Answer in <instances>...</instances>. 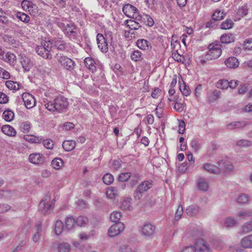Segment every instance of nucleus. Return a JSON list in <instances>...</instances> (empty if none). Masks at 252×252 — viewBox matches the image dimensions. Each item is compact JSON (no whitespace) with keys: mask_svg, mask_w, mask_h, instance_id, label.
<instances>
[{"mask_svg":"<svg viewBox=\"0 0 252 252\" xmlns=\"http://www.w3.org/2000/svg\"><path fill=\"white\" fill-rule=\"evenodd\" d=\"M207 49L208 50L204 56L198 58V62L202 64L206 63L207 61L216 60L221 55V45L218 42L210 44Z\"/></svg>","mask_w":252,"mask_h":252,"instance_id":"obj_1","label":"nucleus"},{"mask_svg":"<svg viewBox=\"0 0 252 252\" xmlns=\"http://www.w3.org/2000/svg\"><path fill=\"white\" fill-rule=\"evenodd\" d=\"M68 106L67 99L62 95L58 96L53 101L45 104V106L49 111H60L66 108Z\"/></svg>","mask_w":252,"mask_h":252,"instance_id":"obj_2","label":"nucleus"},{"mask_svg":"<svg viewBox=\"0 0 252 252\" xmlns=\"http://www.w3.org/2000/svg\"><path fill=\"white\" fill-rule=\"evenodd\" d=\"M153 187L152 180L144 181L139 184L136 188L133 194V197L135 200H140L143 193L147 191Z\"/></svg>","mask_w":252,"mask_h":252,"instance_id":"obj_3","label":"nucleus"},{"mask_svg":"<svg viewBox=\"0 0 252 252\" xmlns=\"http://www.w3.org/2000/svg\"><path fill=\"white\" fill-rule=\"evenodd\" d=\"M54 208V200L51 201L50 197L46 195L39 204L38 209L44 215L50 214Z\"/></svg>","mask_w":252,"mask_h":252,"instance_id":"obj_4","label":"nucleus"},{"mask_svg":"<svg viewBox=\"0 0 252 252\" xmlns=\"http://www.w3.org/2000/svg\"><path fill=\"white\" fill-rule=\"evenodd\" d=\"M52 44L50 41H45L41 45L37 46L35 48L36 53L38 55L45 59H51L52 55L50 53Z\"/></svg>","mask_w":252,"mask_h":252,"instance_id":"obj_5","label":"nucleus"},{"mask_svg":"<svg viewBox=\"0 0 252 252\" xmlns=\"http://www.w3.org/2000/svg\"><path fill=\"white\" fill-rule=\"evenodd\" d=\"M106 38H105L103 34L98 33L96 36V41L98 48L101 50L102 52H107L108 51V47L107 43V40L110 38L112 40V33L108 32L105 34Z\"/></svg>","mask_w":252,"mask_h":252,"instance_id":"obj_6","label":"nucleus"},{"mask_svg":"<svg viewBox=\"0 0 252 252\" xmlns=\"http://www.w3.org/2000/svg\"><path fill=\"white\" fill-rule=\"evenodd\" d=\"M56 58L57 61L63 66L66 69L72 70L75 66L74 62L71 59L63 56V55L58 53L56 54Z\"/></svg>","mask_w":252,"mask_h":252,"instance_id":"obj_7","label":"nucleus"},{"mask_svg":"<svg viewBox=\"0 0 252 252\" xmlns=\"http://www.w3.org/2000/svg\"><path fill=\"white\" fill-rule=\"evenodd\" d=\"M123 12L125 15L130 18H138V10L137 8L131 4H126L123 7Z\"/></svg>","mask_w":252,"mask_h":252,"instance_id":"obj_8","label":"nucleus"},{"mask_svg":"<svg viewBox=\"0 0 252 252\" xmlns=\"http://www.w3.org/2000/svg\"><path fill=\"white\" fill-rule=\"evenodd\" d=\"M77 27L74 23L68 22L66 24L65 28L63 29V33L69 38L76 39L77 34Z\"/></svg>","mask_w":252,"mask_h":252,"instance_id":"obj_9","label":"nucleus"},{"mask_svg":"<svg viewBox=\"0 0 252 252\" xmlns=\"http://www.w3.org/2000/svg\"><path fill=\"white\" fill-rule=\"evenodd\" d=\"M125 229V225L122 222H118L112 225L108 230L110 237H114L119 234Z\"/></svg>","mask_w":252,"mask_h":252,"instance_id":"obj_10","label":"nucleus"},{"mask_svg":"<svg viewBox=\"0 0 252 252\" xmlns=\"http://www.w3.org/2000/svg\"><path fill=\"white\" fill-rule=\"evenodd\" d=\"M44 155L39 153H34L30 154L29 156V161L35 165H41L44 162Z\"/></svg>","mask_w":252,"mask_h":252,"instance_id":"obj_11","label":"nucleus"},{"mask_svg":"<svg viewBox=\"0 0 252 252\" xmlns=\"http://www.w3.org/2000/svg\"><path fill=\"white\" fill-rule=\"evenodd\" d=\"M22 98L27 109H31L35 105L36 101L34 96L29 93L23 94Z\"/></svg>","mask_w":252,"mask_h":252,"instance_id":"obj_12","label":"nucleus"},{"mask_svg":"<svg viewBox=\"0 0 252 252\" xmlns=\"http://www.w3.org/2000/svg\"><path fill=\"white\" fill-rule=\"evenodd\" d=\"M195 251L197 252H209L210 248L207 243L203 239H199L195 244Z\"/></svg>","mask_w":252,"mask_h":252,"instance_id":"obj_13","label":"nucleus"},{"mask_svg":"<svg viewBox=\"0 0 252 252\" xmlns=\"http://www.w3.org/2000/svg\"><path fill=\"white\" fill-rule=\"evenodd\" d=\"M218 165L220 167V173L221 172L230 173L234 169V165L229 161L222 160L218 162Z\"/></svg>","mask_w":252,"mask_h":252,"instance_id":"obj_14","label":"nucleus"},{"mask_svg":"<svg viewBox=\"0 0 252 252\" xmlns=\"http://www.w3.org/2000/svg\"><path fill=\"white\" fill-rule=\"evenodd\" d=\"M209 173L218 174L220 173V169L219 166L215 165L211 163H205L201 167Z\"/></svg>","mask_w":252,"mask_h":252,"instance_id":"obj_15","label":"nucleus"},{"mask_svg":"<svg viewBox=\"0 0 252 252\" xmlns=\"http://www.w3.org/2000/svg\"><path fill=\"white\" fill-rule=\"evenodd\" d=\"M20 63L25 71H29L33 65L31 59L26 56H21Z\"/></svg>","mask_w":252,"mask_h":252,"instance_id":"obj_16","label":"nucleus"},{"mask_svg":"<svg viewBox=\"0 0 252 252\" xmlns=\"http://www.w3.org/2000/svg\"><path fill=\"white\" fill-rule=\"evenodd\" d=\"M155 227L150 223H145L141 228L142 234L145 236H150L154 234Z\"/></svg>","mask_w":252,"mask_h":252,"instance_id":"obj_17","label":"nucleus"},{"mask_svg":"<svg viewBox=\"0 0 252 252\" xmlns=\"http://www.w3.org/2000/svg\"><path fill=\"white\" fill-rule=\"evenodd\" d=\"M224 64L228 68L235 69L239 66V61L236 57H231L225 59Z\"/></svg>","mask_w":252,"mask_h":252,"instance_id":"obj_18","label":"nucleus"},{"mask_svg":"<svg viewBox=\"0 0 252 252\" xmlns=\"http://www.w3.org/2000/svg\"><path fill=\"white\" fill-rule=\"evenodd\" d=\"M242 247L244 249L252 248V234L248 235L243 238L240 242Z\"/></svg>","mask_w":252,"mask_h":252,"instance_id":"obj_19","label":"nucleus"},{"mask_svg":"<svg viewBox=\"0 0 252 252\" xmlns=\"http://www.w3.org/2000/svg\"><path fill=\"white\" fill-rule=\"evenodd\" d=\"M138 20H142L146 25L149 27H152L155 24L153 19L149 15L143 14V15H138Z\"/></svg>","mask_w":252,"mask_h":252,"instance_id":"obj_20","label":"nucleus"},{"mask_svg":"<svg viewBox=\"0 0 252 252\" xmlns=\"http://www.w3.org/2000/svg\"><path fill=\"white\" fill-rule=\"evenodd\" d=\"M236 216L239 218V219L247 220L249 218H252V210H241L239 211Z\"/></svg>","mask_w":252,"mask_h":252,"instance_id":"obj_21","label":"nucleus"},{"mask_svg":"<svg viewBox=\"0 0 252 252\" xmlns=\"http://www.w3.org/2000/svg\"><path fill=\"white\" fill-rule=\"evenodd\" d=\"M132 199L131 198L126 197L123 199L121 202L120 208L123 210L131 211L133 207L131 205Z\"/></svg>","mask_w":252,"mask_h":252,"instance_id":"obj_22","label":"nucleus"},{"mask_svg":"<svg viewBox=\"0 0 252 252\" xmlns=\"http://www.w3.org/2000/svg\"><path fill=\"white\" fill-rule=\"evenodd\" d=\"M2 132L9 136H15L16 135V131L10 125H4L1 127Z\"/></svg>","mask_w":252,"mask_h":252,"instance_id":"obj_23","label":"nucleus"},{"mask_svg":"<svg viewBox=\"0 0 252 252\" xmlns=\"http://www.w3.org/2000/svg\"><path fill=\"white\" fill-rule=\"evenodd\" d=\"M197 186L200 190L207 191L209 189V183L204 178H199L197 181Z\"/></svg>","mask_w":252,"mask_h":252,"instance_id":"obj_24","label":"nucleus"},{"mask_svg":"<svg viewBox=\"0 0 252 252\" xmlns=\"http://www.w3.org/2000/svg\"><path fill=\"white\" fill-rule=\"evenodd\" d=\"M85 64L91 72H94L96 70L95 63L91 58L87 57L84 60Z\"/></svg>","mask_w":252,"mask_h":252,"instance_id":"obj_25","label":"nucleus"},{"mask_svg":"<svg viewBox=\"0 0 252 252\" xmlns=\"http://www.w3.org/2000/svg\"><path fill=\"white\" fill-rule=\"evenodd\" d=\"M3 59L12 65H14L16 63V57L15 54L11 52H7L5 55H4Z\"/></svg>","mask_w":252,"mask_h":252,"instance_id":"obj_26","label":"nucleus"},{"mask_svg":"<svg viewBox=\"0 0 252 252\" xmlns=\"http://www.w3.org/2000/svg\"><path fill=\"white\" fill-rule=\"evenodd\" d=\"M76 146V142L73 140H65L62 144L63 149L67 152L71 151L73 150Z\"/></svg>","mask_w":252,"mask_h":252,"instance_id":"obj_27","label":"nucleus"},{"mask_svg":"<svg viewBox=\"0 0 252 252\" xmlns=\"http://www.w3.org/2000/svg\"><path fill=\"white\" fill-rule=\"evenodd\" d=\"M247 125L245 122H234L228 124L227 125V128L230 130H233L237 128L244 127Z\"/></svg>","mask_w":252,"mask_h":252,"instance_id":"obj_28","label":"nucleus"},{"mask_svg":"<svg viewBox=\"0 0 252 252\" xmlns=\"http://www.w3.org/2000/svg\"><path fill=\"white\" fill-rule=\"evenodd\" d=\"M182 83L180 81L179 82L180 84V90L184 96H188L190 94L191 91L189 87L186 85L184 81L182 80Z\"/></svg>","mask_w":252,"mask_h":252,"instance_id":"obj_29","label":"nucleus"},{"mask_svg":"<svg viewBox=\"0 0 252 252\" xmlns=\"http://www.w3.org/2000/svg\"><path fill=\"white\" fill-rule=\"evenodd\" d=\"M64 224L60 220H58L54 224V232L57 235H60L64 229Z\"/></svg>","mask_w":252,"mask_h":252,"instance_id":"obj_30","label":"nucleus"},{"mask_svg":"<svg viewBox=\"0 0 252 252\" xmlns=\"http://www.w3.org/2000/svg\"><path fill=\"white\" fill-rule=\"evenodd\" d=\"M226 15L224 11L217 9L212 14V19L215 21H220L223 19Z\"/></svg>","mask_w":252,"mask_h":252,"instance_id":"obj_31","label":"nucleus"},{"mask_svg":"<svg viewBox=\"0 0 252 252\" xmlns=\"http://www.w3.org/2000/svg\"><path fill=\"white\" fill-rule=\"evenodd\" d=\"M137 47L142 50H147L151 46V44L148 40L144 39H139L136 42Z\"/></svg>","mask_w":252,"mask_h":252,"instance_id":"obj_32","label":"nucleus"},{"mask_svg":"<svg viewBox=\"0 0 252 252\" xmlns=\"http://www.w3.org/2000/svg\"><path fill=\"white\" fill-rule=\"evenodd\" d=\"M200 208L197 205H192L189 206L186 210L188 216H193L196 215L199 211Z\"/></svg>","mask_w":252,"mask_h":252,"instance_id":"obj_33","label":"nucleus"},{"mask_svg":"<svg viewBox=\"0 0 252 252\" xmlns=\"http://www.w3.org/2000/svg\"><path fill=\"white\" fill-rule=\"evenodd\" d=\"M220 42L222 43H230L234 41V37L231 33L223 34L220 38Z\"/></svg>","mask_w":252,"mask_h":252,"instance_id":"obj_34","label":"nucleus"},{"mask_svg":"<svg viewBox=\"0 0 252 252\" xmlns=\"http://www.w3.org/2000/svg\"><path fill=\"white\" fill-rule=\"evenodd\" d=\"M125 25L131 30H136L141 26L140 24L133 20H126L125 21Z\"/></svg>","mask_w":252,"mask_h":252,"instance_id":"obj_35","label":"nucleus"},{"mask_svg":"<svg viewBox=\"0 0 252 252\" xmlns=\"http://www.w3.org/2000/svg\"><path fill=\"white\" fill-rule=\"evenodd\" d=\"M24 139L31 143H40L42 141L41 136H35L34 135H25Z\"/></svg>","mask_w":252,"mask_h":252,"instance_id":"obj_36","label":"nucleus"},{"mask_svg":"<svg viewBox=\"0 0 252 252\" xmlns=\"http://www.w3.org/2000/svg\"><path fill=\"white\" fill-rule=\"evenodd\" d=\"M76 223L75 219L72 217H66L65 221V228L68 230H72L75 226Z\"/></svg>","mask_w":252,"mask_h":252,"instance_id":"obj_37","label":"nucleus"},{"mask_svg":"<svg viewBox=\"0 0 252 252\" xmlns=\"http://www.w3.org/2000/svg\"><path fill=\"white\" fill-rule=\"evenodd\" d=\"M234 25V23L231 19H227L223 21L220 25V28L222 30H229L232 29Z\"/></svg>","mask_w":252,"mask_h":252,"instance_id":"obj_38","label":"nucleus"},{"mask_svg":"<svg viewBox=\"0 0 252 252\" xmlns=\"http://www.w3.org/2000/svg\"><path fill=\"white\" fill-rule=\"evenodd\" d=\"M221 92L219 90H214L210 94H208V100L211 103L220 97Z\"/></svg>","mask_w":252,"mask_h":252,"instance_id":"obj_39","label":"nucleus"},{"mask_svg":"<svg viewBox=\"0 0 252 252\" xmlns=\"http://www.w3.org/2000/svg\"><path fill=\"white\" fill-rule=\"evenodd\" d=\"M76 224L79 226L84 227L88 222V219L84 216H80L75 219Z\"/></svg>","mask_w":252,"mask_h":252,"instance_id":"obj_40","label":"nucleus"},{"mask_svg":"<svg viewBox=\"0 0 252 252\" xmlns=\"http://www.w3.org/2000/svg\"><path fill=\"white\" fill-rule=\"evenodd\" d=\"M2 117L5 121L11 122L14 118V113L12 111L8 109L3 112Z\"/></svg>","mask_w":252,"mask_h":252,"instance_id":"obj_41","label":"nucleus"},{"mask_svg":"<svg viewBox=\"0 0 252 252\" xmlns=\"http://www.w3.org/2000/svg\"><path fill=\"white\" fill-rule=\"evenodd\" d=\"M252 231V221L244 223L241 227V232L246 234Z\"/></svg>","mask_w":252,"mask_h":252,"instance_id":"obj_42","label":"nucleus"},{"mask_svg":"<svg viewBox=\"0 0 252 252\" xmlns=\"http://www.w3.org/2000/svg\"><path fill=\"white\" fill-rule=\"evenodd\" d=\"M249 9L248 5L245 4L239 7L237 9V14L240 17H243L248 14Z\"/></svg>","mask_w":252,"mask_h":252,"instance_id":"obj_43","label":"nucleus"},{"mask_svg":"<svg viewBox=\"0 0 252 252\" xmlns=\"http://www.w3.org/2000/svg\"><path fill=\"white\" fill-rule=\"evenodd\" d=\"M118 194V190L114 187H109L106 191V195L107 198L112 199L116 197Z\"/></svg>","mask_w":252,"mask_h":252,"instance_id":"obj_44","label":"nucleus"},{"mask_svg":"<svg viewBox=\"0 0 252 252\" xmlns=\"http://www.w3.org/2000/svg\"><path fill=\"white\" fill-rule=\"evenodd\" d=\"M42 232V228L41 224H38L36 226V232L32 236V240L34 243L37 242L40 238Z\"/></svg>","mask_w":252,"mask_h":252,"instance_id":"obj_45","label":"nucleus"},{"mask_svg":"<svg viewBox=\"0 0 252 252\" xmlns=\"http://www.w3.org/2000/svg\"><path fill=\"white\" fill-rule=\"evenodd\" d=\"M16 16L20 21L25 23H28L30 20V16L24 12L18 11L16 13Z\"/></svg>","mask_w":252,"mask_h":252,"instance_id":"obj_46","label":"nucleus"},{"mask_svg":"<svg viewBox=\"0 0 252 252\" xmlns=\"http://www.w3.org/2000/svg\"><path fill=\"white\" fill-rule=\"evenodd\" d=\"M51 164L54 169L58 170L63 166V161L60 158H56L52 160Z\"/></svg>","mask_w":252,"mask_h":252,"instance_id":"obj_47","label":"nucleus"},{"mask_svg":"<svg viewBox=\"0 0 252 252\" xmlns=\"http://www.w3.org/2000/svg\"><path fill=\"white\" fill-rule=\"evenodd\" d=\"M131 59L134 62L141 61L143 59L142 54L139 50H134L130 55Z\"/></svg>","mask_w":252,"mask_h":252,"instance_id":"obj_48","label":"nucleus"},{"mask_svg":"<svg viewBox=\"0 0 252 252\" xmlns=\"http://www.w3.org/2000/svg\"><path fill=\"white\" fill-rule=\"evenodd\" d=\"M252 145V142L247 139H241L236 142V146L240 148H247Z\"/></svg>","mask_w":252,"mask_h":252,"instance_id":"obj_49","label":"nucleus"},{"mask_svg":"<svg viewBox=\"0 0 252 252\" xmlns=\"http://www.w3.org/2000/svg\"><path fill=\"white\" fill-rule=\"evenodd\" d=\"M249 196L245 193L239 194L237 198V202L240 204H244L248 202L249 200Z\"/></svg>","mask_w":252,"mask_h":252,"instance_id":"obj_50","label":"nucleus"},{"mask_svg":"<svg viewBox=\"0 0 252 252\" xmlns=\"http://www.w3.org/2000/svg\"><path fill=\"white\" fill-rule=\"evenodd\" d=\"M122 217L121 213L119 211H114L110 214V218L112 222L115 223L119 222V220H120Z\"/></svg>","mask_w":252,"mask_h":252,"instance_id":"obj_51","label":"nucleus"},{"mask_svg":"<svg viewBox=\"0 0 252 252\" xmlns=\"http://www.w3.org/2000/svg\"><path fill=\"white\" fill-rule=\"evenodd\" d=\"M237 223V221L234 218L229 217L224 220V225L227 227H232L235 226Z\"/></svg>","mask_w":252,"mask_h":252,"instance_id":"obj_52","label":"nucleus"},{"mask_svg":"<svg viewBox=\"0 0 252 252\" xmlns=\"http://www.w3.org/2000/svg\"><path fill=\"white\" fill-rule=\"evenodd\" d=\"M5 85L10 90L17 91L19 89V84L17 82L11 80L6 81L5 82Z\"/></svg>","mask_w":252,"mask_h":252,"instance_id":"obj_53","label":"nucleus"},{"mask_svg":"<svg viewBox=\"0 0 252 252\" xmlns=\"http://www.w3.org/2000/svg\"><path fill=\"white\" fill-rule=\"evenodd\" d=\"M54 45L58 49L60 50H65L67 46V44L64 41L60 39L55 41Z\"/></svg>","mask_w":252,"mask_h":252,"instance_id":"obj_54","label":"nucleus"},{"mask_svg":"<svg viewBox=\"0 0 252 252\" xmlns=\"http://www.w3.org/2000/svg\"><path fill=\"white\" fill-rule=\"evenodd\" d=\"M21 5L24 10L30 11L32 10L33 4L31 1L24 0L22 1Z\"/></svg>","mask_w":252,"mask_h":252,"instance_id":"obj_55","label":"nucleus"},{"mask_svg":"<svg viewBox=\"0 0 252 252\" xmlns=\"http://www.w3.org/2000/svg\"><path fill=\"white\" fill-rule=\"evenodd\" d=\"M95 231L94 230L91 231L89 234L86 232H81L79 234V237L82 241H86L91 237L95 235Z\"/></svg>","mask_w":252,"mask_h":252,"instance_id":"obj_56","label":"nucleus"},{"mask_svg":"<svg viewBox=\"0 0 252 252\" xmlns=\"http://www.w3.org/2000/svg\"><path fill=\"white\" fill-rule=\"evenodd\" d=\"M70 249V245L67 243H60L58 247V250L59 252H68Z\"/></svg>","mask_w":252,"mask_h":252,"instance_id":"obj_57","label":"nucleus"},{"mask_svg":"<svg viewBox=\"0 0 252 252\" xmlns=\"http://www.w3.org/2000/svg\"><path fill=\"white\" fill-rule=\"evenodd\" d=\"M217 87L220 89H226L229 87V81L225 79L220 80L217 83Z\"/></svg>","mask_w":252,"mask_h":252,"instance_id":"obj_58","label":"nucleus"},{"mask_svg":"<svg viewBox=\"0 0 252 252\" xmlns=\"http://www.w3.org/2000/svg\"><path fill=\"white\" fill-rule=\"evenodd\" d=\"M20 128L23 132L28 133L31 128V123L28 121L24 122L21 124Z\"/></svg>","mask_w":252,"mask_h":252,"instance_id":"obj_59","label":"nucleus"},{"mask_svg":"<svg viewBox=\"0 0 252 252\" xmlns=\"http://www.w3.org/2000/svg\"><path fill=\"white\" fill-rule=\"evenodd\" d=\"M103 183L106 185H110L114 181V177L110 173L105 174L103 177Z\"/></svg>","mask_w":252,"mask_h":252,"instance_id":"obj_60","label":"nucleus"},{"mask_svg":"<svg viewBox=\"0 0 252 252\" xmlns=\"http://www.w3.org/2000/svg\"><path fill=\"white\" fill-rule=\"evenodd\" d=\"M131 176L130 172L122 173L119 175L118 180L124 182L127 181Z\"/></svg>","mask_w":252,"mask_h":252,"instance_id":"obj_61","label":"nucleus"},{"mask_svg":"<svg viewBox=\"0 0 252 252\" xmlns=\"http://www.w3.org/2000/svg\"><path fill=\"white\" fill-rule=\"evenodd\" d=\"M174 109L178 112H182L184 109V105L183 103L176 100L174 103Z\"/></svg>","mask_w":252,"mask_h":252,"instance_id":"obj_62","label":"nucleus"},{"mask_svg":"<svg viewBox=\"0 0 252 252\" xmlns=\"http://www.w3.org/2000/svg\"><path fill=\"white\" fill-rule=\"evenodd\" d=\"M172 58L178 62H183L184 58L180 55L177 51H174L172 54Z\"/></svg>","mask_w":252,"mask_h":252,"instance_id":"obj_63","label":"nucleus"},{"mask_svg":"<svg viewBox=\"0 0 252 252\" xmlns=\"http://www.w3.org/2000/svg\"><path fill=\"white\" fill-rule=\"evenodd\" d=\"M243 48L245 50H252V39L246 40L243 44Z\"/></svg>","mask_w":252,"mask_h":252,"instance_id":"obj_64","label":"nucleus"}]
</instances>
